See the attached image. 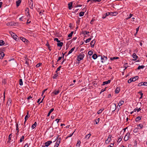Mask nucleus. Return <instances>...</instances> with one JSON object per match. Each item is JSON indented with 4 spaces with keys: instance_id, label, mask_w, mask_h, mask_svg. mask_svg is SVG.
<instances>
[{
    "instance_id": "1",
    "label": "nucleus",
    "mask_w": 147,
    "mask_h": 147,
    "mask_svg": "<svg viewBox=\"0 0 147 147\" xmlns=\"http://www.w3.org/2000/svg\"><path fill=\"white\" fill-rule=\"evenodd\" d=\"M84 55L82 53H80L77 57V60L78 61H80L84 58Z\"/></svg>"
},
{
    "instance_id": "2",
    "label": "nucleus",
    "mask_w": 147,
    "mask_h": 147,
    "mask_svg": "<svg viewBox=\"0 0 147 147\" xmlns=\"http://www.w3.org/2000/svg\"><path fill=\"white\" fill-rule=\"evenodd\" d=\"M138 78V76H136L133 78H131L128 81V82L129 83H131L132 81H135L137 80Z\"/></svg>"
},
{
    "instance_id": "3",
    "label": "nucleus",
    "mask_w": 147,
    "mask_h": 147,
    "mask_svg": "<svg viewBox=\"0 0 147 147\" xmlns=\"http://www.w3.org/2000/svg\"><path fill=\"white\" fill-rule=\"evenodd\" d=\"M130 133L129 132L127 133L124 138V140L126 141L128 140L130 138Z\"/></svg>"
},
{
    "instance_id": "4",
    "label": "nucleus",
    "mask_w": 147,
    "mask_h": 147,
    "mask_svg": "<svg viewBox=\"0 0 147 147\" xmlns=\"http://www.w3.org/2000/svg\"><path fill=\"white\" fill-rule=\"evenodd\" d=\"M116 108V105L115 103L113 104L111 106L110 109L113 111H115Z\"/></svg>"
},
{
    "instance_id": "5",
    "label": "nucleus",
    "mask_w": 147,
    "mask_h": 147,
    "mask_svg": "<svg viewBox=\"0 0 147 147\" xmlns=\"http://www.w3.org/2000/svg\"><path fill=\"white\" fill-rule=\"evenodd\" d=\"M112 136L110 135L109 136L107 140L105 141V143L106 144H108L111 140Z\"/></svg>"
},
{
    "instance_id": "6",
    "label": "nucleus",
    "mask_w": 147,
    "mask_h": 147,
    "mask_svg": "<svg viewBox=\"0 0 147 147\" xmlns=\"http://www.w3.org/2000/svg\"><path fill=\"white\" fill-rule=\"evenodd\" d=\"M107 58L104 55L102 56L101 57V60L102 63H104L107 60Z\"/></svg>"
},
{
    "instance_id": "7",
    "label": "nucleus",
    "mask_w": 147,
    "mask_h": 147,
    "mask_svg": "<svg viewBox=\"0 0 147 147\" xmlns=\"http://www.w3.org/2000/svg\"><path fill=\"white\" fill-rule=\"evenodd\" d=\"M61 138H58L55 145L54 146V147H57L59 146L61 141Z\"/></svg>"
},
{
    "instance_id": "8",
    "label": "nucleus",
    "mask_w": 147,
    "mask_h": 147,
    "mask_svg": "<svg viewBox=\"0 0 147 147\" xmlns=\"http://www.w3.org/2000/svg\"><path fill=\"white\" fill-rule=\"evenodd\" d=\"M59 92H60V91L59 90H55L52 93V94H53V95H57L59 93Z\"/></svg>"
},
{
    "instance_id": "9",
    "label": "nucleus",
    "mask_w": 147,
    "mask_h": 147,
    "mask_svg": "<svg viewBox=\"0 0 147 147\" xmlns=\"http://www.w3.org/2000/svg\"><path fill=\"white\" fill-rule=\"evenodd\" d=\"M25 63L28 65L29 64V63L30 61H31V60L29 59L27 57H26L25 58Z\"/></svg>"
},
{
    "instance_id": "10",
    "label": "nucleus",
    "mask_w": 147,
    "mask_h": 147,
    "mask_svg": "<svg viewBox=\"0 0 147 147\" xmlns=\"http://www.w3.org/2000/svg\"><path fill=\"white\" fill-rule=\"evenodd\" d=\"M52 143V141H50L46 142L45 143V146L46 147H48Z\"/></svg>"
},
{
    "instance_id": "11",
    "label": "nucleus",
    "mask_w": 147,
    "mask_h": 147,
    "mask_svg": "<svg viewBox=\"0 0 147 147\" xmlns=\"http://www.w3.org/2000/svg\"><path fill=\"white\" fill-rule=\"evenodd\" d=\"M95 42L96 41L94 40H93L91 41L90 45L92 47H94Z\"/></svg>"
},
{
    "instance_id": "12",
    "label": "nucleus",
    "mask_w": 147,
    "mask_h": 147,
    "mask_svg": "<svg viewBox=\"0 0 147 147\" xmlns=\"http://www.w3.org/2000/svg\"><path fill=\"white\" fill-rule=\"evenodd\" d=\"M4 55L5 54L3 52H0V59H2Z\"/></svg>"
},
{
    "instance_id": "13",
    "label": "nucleus",
    "mask_w": 147,
    "mask_h": 147,
    "mask_svg": "<svg viewBox=\"0 0 147 147\" xmlns=\"http://www.w3.org/2000/svg\"><path fill=\"white\" fill-rule=\"evenodd\" d=\"M124 103V101L123 100H121L120 102H119L117 106H119L120 108V106L123 105Z\"/></svg>"
},
{
    "instance_id": "14",
    "label": "nucleus",
    "mask_w": 147,
    "mask_h": 147,
    "mask_svg": "<svg viewBox=\"0 0 147 147\" xmlns=\"http://www.w3.org/2000/svg\"><path fill=\"white\" fill-rule=\"evenodd\" d=\"M137 127L140 130L143 127V125L141 124H140L137 125Z\"/></svg>"
},
{
    "instance_id": "15",
    "label": "nucleus",
    "mask_w": 147,
    "mask_h": 147,
    "mask_svg": "<svg viewBox=\"0 0 147 147\" xmlns=\"http://www.w3.org/2000/svg\"><path fill=\"white\" fill-rule=\"evenodd\" d=\"M111 80H109L108 81H105L103 83V85H104L106 84H108L109 83L111 82Z\"/></svg>"
},
{
    "instance_id": "16",
    "label": "nucleus",
    "mask_w": 147,
    "mask_h": 147,
    "mask_svg": "<svg viewBox=\"0 0 147 147\" xmlns=\"http://www.w3.org/2000/svg\"><path fill=\"white\" fill-rule=\"evenodd\" d=\"M11 100L10 99H9L7 101V105H8V106H10L11 104Z\"/></svg>"
},
{
    "instance_id": "17",
    "label": "nucleus",
    "mask_w": 147,
    "mask_h": 147,
    "mask_svg": "<svg viewBox=\"0 0 147 147\" xmlns=\"http://www.w3.org/2000/svg\"><path fill=\"white\" fill-rule=\"evenodd\" d=\"M22 0H18L16 2V5L17 7H18L20 5L21 2Z\"/></svg>"
},
{
    "instance_id": "18",
    "label": "nucleus",
    "mask_w": 147,
    "mask_h": 147,
    "mask_svg": "<svg viewBox=\"0 0 147 147\" xmlns=\"http://www.w3.org/2000/svg\"><path fill=\"white\" fill-rule=\"evenodd\" d=\"M54 109L52 108L50 110V111L49 112L47 115V117H49L50 116L51 113L54 111Z\"/></svg>"
},
{
    "instance_id": "19",
    "label": "nucleus",
    "mask_w": 147,
    "mask_h": 147,
    "mask_svg": "<svg viewBox=\"0 0 147 147\" xmlns=\"http://www.w3.org/2000/svg\"><path fill=\"white\" fill-rule=\"evenodd\" d=\"M120 89L119 87H117V88L115 90V93L117 94L119 93L120 91Z\"/></svg>"
},
{
    "instance_id": "20",
    "label": "nucleus",
    "mask_w": 147,
    "mask_h": 147,
    "mask_svg": "<svg viewBox=\"0 0 147 147\" xmlns=\"http://www.w3.org/2000/svg\"><path fill=\"white\" fill-rule=\"evenodd\" d=\"M75 47H74L72 48L69 52L68 55L71 53L74 50Z\"/></svg>"
},
{
    "instance_id": "21",
    "label": "nucleus",
    "mask_w": 147,
    "mask_h": 147,
    "mask_svg": "<svg viewBox=\"0 0 147 147\" xmlns=\"http://www.w3.org/2000/svg\"><path fill=\"white\" fill-rule=\"evenodd\" d=\"M63 42H59V43H57V46H58V47H61L63 45Z\"/></svg>"
},
{
    "instance_id": "22",
    "label": "nucleus",
    "mask_w": 147,
    "mask_h": 147,
    "mask_svg": "<svg viewBox=\"0 0 147 147\" xmlns=\"http://www.w3.org/2000/svg\"><path fill=\"white\" fill-rule=\"evenodd\" d=\"M91 136V134H89L87 135L84 138L86 139H88Z\"/></svg>"
},
{
    "instance_id": "23",
    "label": "nucleus",
    "mask_w": 147,
    "mask_h": 147,
    "mask_svg": "<svg viewBox=\"0 0 147 147\" xmlns=\"http://www.w3.org/2000/svg\"><path fill=\"white\" fill-rule=\"evenodd\" d=\"M72 2H70L68 4V5L69 6L68 8L69 9H71V7L72 6Z\"/></svg>"
},
{
    "instance_id": "24",
    "label": "nucleus",
    "mask_w": 147,
    "mask_h": 147,
    "mask_svg": "<svg viewBox=\"0 0 147 147\" xmlns=\"http://www.w3.org/2000/svg\"><path fill=\"white\" fill-rule=\"evenodd\" d=\"M37 125V123L36 122H35L34 124H33L32 126V129L34 128Z\"/></svg>"
},
{
    "instance_id": "25",
    "label": "nucleus",
    "mask_w": 147,
    "mask_h": 147,
    "mask_svg": "<svg viewBox=\"0 0 147 147\" xmlns=\"http://www.w3.org/2000/svg\"><path fill=\"white\" fill-rule=\"evenodd\" d=\"M141 119V117H140V116H139L137 117L135 119V121L136 122H137L138 121H139Z\"/></svg>"
},
{
    "instance_id": "26",
    "label": "nucleus",
    "mask_w": 147,
    "mask_h": 147,
    "mask_svg": "<svg viewBox=\"0 0 147 147\" xmlns=\"http://www.w3.org/2000/svg\"><path fill=\"white\" fill-rule=\"evenodd\" d=\"M132 56L133 58L135 59V60L137 59V58L138 57L136 55V54L135 53H134L132 55Z\"/></svg>"
},
{
    "instance_id": "27",
    "label": "nucleus",
    "mask_w": 147,
    "mask_h": 147,
    "mask_svg": "<svg viewBox=\"0 0 147 147\" xmlns=\"http://www.w3.org/2000/svg\"><path fill=\"white\" fill-rule=\"evenodd\" d=\"M92 57L94 59H96L97 57V55L96 54H94L92 56Z\"/></svg>"
},
{
    "instance_id": "28",
    "label": "nucleus",
    "mask_w": 147,
    "mask_h": 147,
    "mask_svg": "<svg viewBox=\"0 0 147 147\" xmlns=\"http://www.w3.org/2000/svg\"><path fill=\"white\" fill-rule=\"evenodd\" d=\"M16 130L17 131V134H18L19 132L18 124H17V123L16 124Z\"/></svg>"
},
{
    "instance_id": "29",
    "label": "nucleus",
    "mask_w": 147,
    "mask_h": 147,
    "mask_svg": "<svg viewBox=\"0 0 147 147\" xmlns=\"http://www.w3.org/2000/svg\"><path fill=\"white\" fill-rule=\"evenodd\" d=\"M109 16V14L108 13V12L106 13L105 14L103 15L102 16V18L103 19L105 18L107 16Z\"/></svg>"
},
{
    "instance_id": "30",
    "label": "nucleus",
    "mask_w": 147,
    "mask_h": 147,
    "mask_svg": "<svg viewBox=\"0 0 147 147\" xmlns=\"http://www.w3.org/2000/svg\"><path fill=\"white\" fill-rule=\"evenodd\" d=\"M139 129L138 127H135L133 130L134 133H137L138 132Z\"/></svg>"
},
{
    "instance_id": "31",
    "label": "nucleus",
    "mask_w": 147,
    "mask_h": 147,
    "mask_svg": "<svg viewBox=\"0 0 147 147\" xmlns=\"http://www.w3.org/2000/svg\"><path fill=\"white\" fill-rule=\"evenodd\" d=\"M24 136H22L20 139V142H22V141H23L24 140Z\"/></svg>"
},
{
    "instance_id": "32",
    "label": "nucleus",
    "mask_w": 147,
    "mask_h": 147,
    "mask_svg": "<svg viewBox=\"0 0 147 147\" xmlns=\"http://www.w3.org/2000/svg\"><path fill=\"white\" fill-rule=\"evenodd\" d=\"M144 67V66L143 65H142L141 66H139L138 67V69H143Z\"/></svg>"
},
{
    "instance_id": "33",
    "label": "nucleus",
    "mask_w": 147,
    "mask_h": 147,
    "mask_svg": "<svg viewBox=\"0 0 147 147\" xmlns=\"http://www.w3.org/2000/svg\"><path fill=\"white\" fill-rule=\"evenodd\" d=\"M19 84L20 86L23 85V82L22 80V79H20L19 80Z\"/></svg>"
},
{
    "instance_id": "34",
    "label": "nucleus",
    "mask_w": 147,
    "mask_h": 147,
    "mask_svg": "<svg viewBox=\"0 0 147 147\" xmlns=\"http://www.w3.org/2000/svg\"><path fill=\"white\" fill-rule=\"evenodd\" d=\"M84 12H80L79 14V15L80 17H81L84 16Z\"/></svg>"
},
{
    "instance_id": "35",
    "label": "nucleus",
    "mask_w": 147,
    "mask_h": 147,
    "mask_svg": "<svg viewBox=\"0 0 147 147\" xmlns=\"http://www.w3.org/2000/svg\"><path fill=\"white\" fill-rule=\"evenodd\" d=\"M12 37H13V38L15 40H16L18 37V36L16 35L15 34H14V35H13Z\"/></svg>"
},
{
    "instance_id": "36",
    "label": "nucleus",
    "mask_w": 147,
    "mask_h": 147,
    "mask_svg": "<svg viewBox=\"0 0 147 147\" xmlns=\"http://www.w3.org/2000/svg\"><path fill=\"white\" fill-rule=\"evenodd\" d=\"M5 43L3 40H0V46H2Z\"/></svg>"
},
{
    "instance_id": "37",
    "label": "nucleus",
    "mask_w": 147,
    "mask_h": 147,
    "mask_svg": "<svg viewBox=\"0 0 147 147\" xmlns=\"http://www.w3.org/2000/svg\"><path fill=\"white\" fill-rule=\"evenodd\" d=\"M12 136L11 134H10L9 136L8 141L7 142H9L10 140H11V138Z\"/></svg>"
},
{
    "instance_id": "38",
    "label": "nucleus",
    "mask_w": 147,
    "mask_h": 147,
    "mask_svg": "<svg viewBox=\"0 0 147 147\" xmlns=\"http://www.w3.org/2000/svg\"><path fill=\"white\" fill-rule=\"evenodd\" d=\"M91 40V38H89L88 39H87L86 40L85 42L86 43H87L88 42H89Z\"/></svg>"
},
{
    "instance_id": "39",
    "label": "nucleus",
    "mask_w": 147,
    "mask_h": 147,
    "mask_svg": "<svg viewBox=\"0 0 147 147\" xmlns=\"http://www.w3.org/2000/svg\"><path fill=\"white\" fill-rule=\"evenodd\" d=\"M74 32L73 31H72L68 35V37H71L72 36V35L73 34Z\"/></svg>"
},
{
    "instance_id": "40",
    "label": "nucleus",
    "mask_w": 147,
    "mask_h": 147,
    "mask_svg": "<svg viewBox=\"0 0 147 147\" xmlns=\"http://www.w3.org/2000/svg\"><path fill=\"white\" fill-rule=\"evenodd\" d=\"M93 52L92 51H89L88 53V55H89L90 56L92 55Z\"/></svg>"
},
{
    "instance_id": "41",
    "label": "nucleus",
    "mask_w": 147,
    "mask_h": 147,
    "mask_svg": "<svg viewBox=\"0 0 147 147\" xmlns=\"http://www.w3.org/2000/svg\"><path fill=\"white\" fill-rule=\"evenodd\" d=\"M103 110V109H100L97 112V113L98 114H99L100 113H101L102 111Z\"/></svg>"
},
{
    "instance_id": "42",
    "label": "nucleus",
    "mask_w": 147,
    "mask_h": 147,
    "mask_svg": "<svg viewBox=\"0 0 147 147\" xmlns=\"http://www.w3.org/2000/svg\"><path fill=\"white\" fill-rule=\"evenodd\" d=\"M119 58V57H114L113 58H111L110 59L111 60H113L115 59H117Z\"/></svg>"
},
{
    "instance_id": "43",
    "label": "nucleus",
    "mask_w": 147,
    "mask_h": 147,
    "mask_svg": "<svg viewBox=\"0 0 147 147\" xmlns=\"http://www.w3.org/2000/svg\"><path fill=\"white\" fill-rule=\"evenodd\" d=\"M9 34H10V35H11V36H12L13 35H14V33H13V32H12V31H9Z\"/></svg>"
},
{
    "instance_id": "44",
    "label": "nucleus",
    "mask_w": 147,
    "mask_h": 147,
    "mask_svg": "<svg viewBox=\"0 0 147 147\" xmlns=\"http://www.w3.org/2000/svg\"><path fill=\"white\" fill-rule=\"evenodd\" d=\"M80 141L79 140H78V141L77 142V143L76 144V146H79L80 145Z\"/></svg>"
},
{
    "instance_id": "45",
    "label": "nucleus",
    "mask_w": 147,
    "mask_h": 147,
    "mask_svg": "<svg viewBox=\"0 0 147 147\" xmlns=\"http://www.w3.org/2000/svg\"><path fill=\"white\" fill-rule=\"evenodd\" d=\"M30 117V116H28L27 115H26L25 117V121H26V120L28 119L29 118V117Z\"/></svg>"
},
{
    "instance_id": "46",
    "label": "nucleus",
    "mask_w": 147,
    "mask_h": 147,
    "mask_svg": "<svg viewBox=\"0 0 147 147\" xmlns=\"http://www.w3.org/2000/svg\"><path fill=\"white\" fill-rule=\"evenodd\" d=\"M54 40L55 41H56L58 42H60L57 38H54Z\"/></svg>"
},
{
    "instance_id": "47",
    "label": "nucleus",
    "mask_w": 147,
    "mask_h": 147,
    "mask_svg": "<svg viewBox=\"0 0 147 147\" xmlns=\"http://www.w3.org/2000/svg\"><path fill=\"white\" fill-rule=\"evenodd\" d=\"M142 85H143V82H141L139 83L138 85V86H140Z\"/></svg>"
},
{
    "instance_id": "48",
    "label": "nucleus",
    "mask_w": 147,
    "mask_h": 147,
    "mask_svg": "<svg viewBox=\"0 0 147 147\" xmlns=\"http://www.w3.org/2000/svg\"><path fill=\"white\" fill-rule=\"evenodd\" d=\"M108 14L109 15H110L111 16H114L113 14V13L112 12H108Z\"/></svg>"
},
{
    "instance_id": "49",
    "label": "nucleus",
    "mask_w": 147,
    "mask_h": 147,
    "mask_svg": "<svg viewBox=\"0 0 147 147\" xmlns=\"http://www.w3.org/2000/svg\"><path fill=\"white\" fill-rule=\"evenodd\" d=\"M21 38H21V40H22L23 42H25V41L26 40V39L25 38H24L22 37Z\"/></svg>"
},
{
    "instance_id": "50",
    "label": "nucleus",
    "mask_w": 147,
    "mask_h": 147,
    "mask_svg": "<svg viewBox=\"0 0 147 147\" xmlns=\"http://www.w3.org/2000/svg\"><path fill=\"white\" fill-rule=\"evenodd\" d=\"M61 67V66H60L59 67H58L57 69V70L56 71V72L57 73V71H59L60 70V68Z\"/></svg>"
},
{
    "instance_id": "51",
    "label": "nucleus",
    "mask_w": 147,
    "mask_h": 147,
    "mask_svg": "<svg viewBox=\"0 0 147 147\" xmlns=\"http://www.w3.org/2000/svg\"><path fill=\"white\" fill-rule=\"evenodd\" d=\"M101 1V0H93V1L95 3H96V2H99Z\"/></svg>"
},
{
    "instance_id": "52",
    "label": "nucleus",
    "mask_w": 147,
    "mask_h": 147,
    "mask_svg": "<svg viewBox=\"0 0 147 147\" xmlns=\"http://www.w3.org/2000/svg\"><path fill=\"white\" fill-rule=\"evenodd\" d=\"M74 133V132H73L72 134H69L68 136L66 138H69V137H71V136H72L73 135V134Z\"/></svg>"
},
{
    "instance_id": "53",
    "label": "nucleus",
    "mask_w": 147,
    "mask_h": 147,
    "mask_svg": "<svg viewBox=\"0 0 147 147\" xmlns=\"http://www.w3.org/2000/svg\"><path fill=\"white\" fill-rule=\"evenodd\" d=\"M42 64V63H39L37 64L36 65V67H38L40 66Z\"/></svg>"
},
{
    "instance_id": "54",
    "label": "nucleus",
    "mask_w": 147,
    "mask_h": 147,
    "mask_svg": "<svg viewBox=\"0 0 147 147\" xmlns=\"http://www.w3.org/2000/svg\"><path fill=\"white\" fill-rule=\"evenodd\" d=\"M141 109L140 108H136V110H137V112H139V111H140Z\"/></svg>"
},
{
    "instance_id": "55",
    "label": "nucleus",
    "mask_w": 147,
    "mask_h": 147,
    "mask_svg": "<svg viewBox=\"0 0 147 147\" xmlns=\"http://www.w3.org/2000/svg\"><path fill=\"white\" fill-rule=\"evenodd\" d=\"M99 121V118H98L96 119V124H98V123Z\"/></svg>"
},
{
    "instance_id": "56",
    "label": "nucleus",
    "mask_w": 147,
    "mask_h": 147,
    "mask_svg": "<svg viewBox=\"0 0 147 147\" xmlns=\"http://www.w3.org/2000/svg\"><path fill=\"white\" fill-rule=\"evenodd\" d=\"M6 80L5 79L3 80L2 81V83L3 84H5L6 83Z\"/></svg>"
},
{
    "instance_id": "57",
    "label": "nucleus",
    "mask_w": 147,
    "mask_h": 147,
    "mask_svg": "<svg viewBox=\"0 0 147 147\" xmlns=\"http://www.w3.org/2000/svg\"><path fill=\"white\" fill-rule=\"evenodd\" d=\"M24 18V16H22L20 18H19V20H20L23 21H24L23 20V19Z\"/></svg>"
},
{
    "instance_id": "58",
    "label": "nucleus",
    "mask_w": 147,
    "mask_h": 147,
    "mask_svg": "<svg viewBox=\"0 0 147 147\" xmlns=\"http://www.w3.org/2000/svg\"><path fill=\"white\" fill-rule=\"evenodd\" d=\"M143 85L145 86H147V82H143Z\"/></svg>"
},
{
    "instance_id": "59",
    "label": "nucleus",
    "mask_w": 147,
    "mask_h": 147,
    "mask_svg": "<svg viewBox=\"0 0 147 147\" xmlns=\"http://www.w3.org/2000/svg\"><path fill=\"white\" fill-rule=\"evenodd\" d=\"M94 20H95L94 19H92L90 22V24H92V22H94Z\"/></svg>"
},
{
    "instance_id": "60",
    "label": "nucleus",
    "mask_w": 147,
    "mask_h": 147,
    "mask_svg": "<svg viewBox=\"0 0 147 147\" xmlns=\"http://www.w3.org/2000/svg\"><path fill=\"white\" fill-rule=\"evenodd\" d=\"M89 33V32H88L87 31H85L84 32V33L85 34H87Z\"/></svg>"
},
{
    "instance_id": "61",
    "label": "nucleus",
    "mask_w": 147,
    "mask_h": 147,
    "mask_svg": "<svg viewBox=\"0 0 147 147\" xmlns=\"http://www.w3.org/2000/svg\"><path fill=\"white\" fill-rule=\"evenodd\" d=\"M113 14L114 16H115L117 15V12H113Z\"/></svg>"
},
{
    "instance_id": "62",
    "label": "nucleus",
    "mask_w": 147,
    "mask_h": 147,
    "mask_svg": "<svg viewBox=\"0 0 147 147\" xmlns=\"http://www.w3.org/2000/svg\"><path fill=\"white\" fill-rule=\"evenodd\" d=\"M132 15H133L132 14L130 13L129 14V17L127 19H129V18H130L132 16Z\"/></svg>"
},
{
    "instance_id": "63",
    "label": "nucleus",
    "mask_w": 147,
    "mask_h": 147,
    "mask_svg": "<svg viewBox=\"0 0 147 147\" xmlns=\"http://www.w3.org/2000/svg\"><path fill=\"white\" fill-rule=\"evenodd\" d=\"M28 143H26L24 147H28Z\"/></svg>"
},
{
    "instance_id": "64",
    "label": "nucleus",
    "mask_w": 147,
    "mask_h": 147,
    "mask_svg": "<svg viewBox=\"0 0 147 147\" xmlns=\"http://www.w3.org/2000/svg\"><path fill=\"white\" fill-rule=\"evenodd\" d=\"M62 57H59L58 58L57 61H59L60 60L62 59Z\"/></svg>"
}]
</instances>
